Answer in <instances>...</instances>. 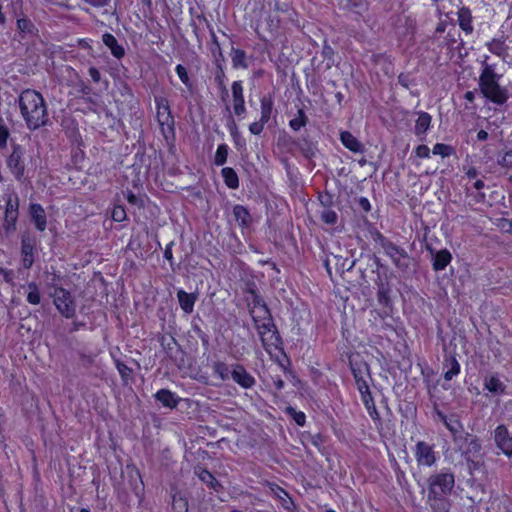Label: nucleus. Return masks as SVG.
<instances>
[{
  "label": "nucleus",
  "mask_w": 512,
  "mask_h": 512,
  "mask_svg": "<svg viewBox=\"0 0 512 512\" xmlns=\"http://www.w3.org/2000/svg\"><path fill=\"white\" fill-rule=\"evenodd\" d=\"M255 328L260 337L264 350L270 359L276 363L284 373L290 372L291 360L283 347V340L272 317L256 320Z\"/></svg>",
  "instance_id": "f257e3e1"
},
{
  "label": "nucleus",
  "mask_w": 512,
  "mask_h": 512,
  "mask_svg": "<svg viewBox=\"0 0 512 512\" xmlns=\"http://www.w3.org/2000/svg\"><path fill=\"white\" fill-rule=\"evenodd\" d=\"M18 106L29 130L34 131L47 124V105L42 94L37 90L24 89L18 96Z\"/></svg>",
  "instance_id": "f03ea898"
},
{
  "label": "nucleus",
  "mask_w": 512,
  "mask_h": 512,
  "mask_svg": "<svg viewBox=\"0 0 512 512\" xmlns=\"http://www.w3.org/2000/svg\"><path fill=\"white\" fill-rule=\"evenodd\" d=\"M501 74L496 72V65L486 60L482 63L478 86L483 97L496 105H503L509 99L508 90L500 85Z\"/></svg>",
  "instance_id": "7ed1b4c3"
},
{
  "label": "nucleus",
  "mask_w": 512,
  "mask_h": 512,
  "mask_svg": "<svg viewBox=\"0 0 512 512\" xmlns=\"http://www.w3.org/2000/svg\"><path fill=\"white\" fill-rule=\"evenodd\" d=\"M155 118L167 146L173 148L176 142V122L168 98L155 96Z\"/></svg>",
  "instance_id": "20e7f679"
},
{
  "label": "nucleus",
  "mask_w": 512,
  "mask_h": 512,
  "mask_svg": "<svg viewBox=\"0 0 512 512\" xmlns=\"http://www.w3.org/2000/svg\"><path fill=\"white\" fill-rule=\"evenodd\" d=\"M454 444L470 468L477 469L483 464L484 454L477 436L466 432L464 435L455 438Z\"/></svg>",
  "instance_id": "39448f33"
},
{
  "label": "nucleus",
  "mask_w": 512,
  "mask_h": 512,
  "mask_svg": "<svg viewBox=\"0 0 512 512\" xmlns=\"http://www.w3.org/2000/svg\"><path fill=\"white\" fill-rule=\"evenodd\" d=\"M345 355L356 387L373 384L370 365L365 361L363 356L354 351L346 352Z\"/></svg>",
  "instance_id": "423d86ee"
},
{
  "label": "nucleus",
  "mask_w": 512,
  "mask_h": 512,
  "mask_svg": "<svg viewBox=\"0 0 512 512\" xmlns=\"http://www.w3.org/2000/svg\"><path fill=\"white\" fill-rule=\"evenodd\" d=\"M5 164L11 175L17 182L23 183L26 180V159L25 149L18 143L11 145V152L5 159Z\"/></svg>",
  "instance_id": "0eeeda50"
},
{
  "label": "nucleus",
  "mask_w": 512,
  "mask_h": 512,
  "mask_svg": "<svg viewBox=\"0 0 512 512\" xmlns=\"http://www.w3.org/2000/svg\"><path fill=\"white\" fill-rule=\"evenodd\" d=\"M427 483L428 494L449 496L455 485V477L448 469H443L440 472L430 475Z\"/></svg>",
  "instance_id": "6e6552de"
},
{
  "label": "nucleus",
  "mask_w": 512,
  "mask_h": 512,
  "mask_svg": "<svg viewBox=\"0 0 512 512\" xmlns=\"http://www.w3.org/2000/svg\"><path fill=\"white\" fill-rule=\"evenodd\" d=\"M4 202L2 228L7 234H9L16 231L17 228L20 213V199L16 193H11L4 197Z\"/></svg>",
  "instance_id": "1a4fd4ad"
},
{
  "label": "nucleus",
  "mask_w": 512,
  "mask_h": 512,
  "mask_svg": "<svg viewBox=\"0 0 512 512\" xmlns=\"http://www.w3.org/2000/svg\"><path fill=\"white\" fill-rule=\"evenodd\" d=\"M377 302L379 306L381 307L379 309L378 316L385 321L387 318H391L393 322L399 321V317L394 318L393 311H394V305L393 301L391 299V288L388 283H380L378 285L377 293Z\"/></svg>",
  "instance_id": "9d476101"
},
{
  "label": "nucleus",
  "mask_w": 512,
  "mask_h": 512,
  "mask_svg": "<svg viewBox=\"0 0 512 512\" xmlns=\"http://www.w3.org/2000/svg\"><path fill=\"white\" fill-rule=\"evenodd\" d=\"M54 305L59 313L67 319L73 318L76 314L75 301L71 293L63 287L55 289Z\"/></svg>",
  "instance_id": "9b49d317"
},
{
  "label": "nucleus",
  "mask_w": 512,
  "mask_h": 512,
  "mask_svg": "<svg viewBox=\"0 0 512 512\" xmlns=\"http://www.w3.org/2000/svg\"><path fill=\"white\" fill-rule=\"evenodd\" d=\"M374 240L382 247L384 253L392 260L395 266H400L401 258H408V254L404 248L393 243L378 230L375 231Z\"/></svg>",
  "instance_id": "f8f14e48"
},
{
  "label": "nucleus",
  "mask_w": 512,
  "mask_h": 512,
  "mask_svg": "<svg viewBox=\"0 0 512 512\" xmlns=\"http://www.w3.org/2000/svg\"><path fill=\"white\" fill-rule=\"evenodd\" d=\"M247 293L250 295V314L254 324L256 323V320L263 321V319L272 317L267 304L255 287L248 288Z\"/></svg>",
  "instance_id": "ddd939ff"
},
{
  "label": "nucleus",
  "mask_w": 512,
  "mask_h": 512,
  "mask_svg": "<svg viewBox=\"0 0 512 512\" xmlns=\"http://www.w3.org/2000/svg\"><path fill=\"white\" fill-rule=\"evenodd\" d=\"M413 453L419 467H432L438 459L434 445L425 441H418Z\"/></svg>",
  "instance_id": "4468645a"
},
{
  "label": "nucleus",
  "mask_w": 512,
  "mask_h": 512,
  "mask_svg": "<svg viewBox=\"0 0 512 512\" xmlns=\"http://www.w3.org/2000/svg\"><path fill=\"white\" fill-rule=\"evenodd\" d=\"M483 389L486 397H501L507 394V385L498 373H490L483 379Z\"/></svg>",
  "instance_id": "2eb2a0df"
},
{
  "label": "nucleus",
  "mask_w": 512,
  "mask_h": 512,
  "mask_svg": "<svg viewBox=\"0 0 512 512\" xmlns=\"http://www.w3.org/2000/svg\"><path fill=\"white\" fill-rule=\"evenodd\" d=\"M231 379L242 389H252L256 385L255 377L241 363L231 365Z\"/></svg>",
  "instance_id": "dca6fc26"
},
{
  "label": "nucleus",
  "mask_w": 512,
  "mask_h": 512,
  "mask_svg": "<svg viewBox=\"0 0 512 512\" xmlns=\"http://www.w3.org/2000/svg\"><path fill=\"white\" fill-rule=\"evenodd\" d=\"M494 441L501 452L508 458L512 457V436L504 424H499L494 430Z\"/></svg>",
  "instance_id": "f3484780"
},
{
  "label": "nucleus",
  "mask_w": 512,
  "mask_h": 512,
  "mask_svg": "<svg viewBox=\"0 0 512 512\" xmlns=\"http://www.w3.org/2000/svg\"><path fill=\"white\" fill-rule=\"evenodd\" d=\"M231 94L234 114L243 117L246 114L243 81L236 80L232 82Z\"/></svg>",
  "instance_id": "a211bd4d"
},
{
  "label": "nucleus",
  "mask_w": 512,
  "mask_h": 512,
  "mask_svg": "<svg viewBox=\"0 0 512 512\" xmlns=\"http://www.w3.org/2000/svg\"><path fill=\"white\" fill-rule=\"evenodd\" d=\"M485 187V182L482 179H476L475 181L466 183L465 192L473 204H484L486 202Z\"/></svg>",
  "instance_id": "6ab92c4d"
},
{
  "label": "nucleus",
  "mask_w": 512,
  "mask_h": 512,
  "mask_svg": "<svg viewBox=\"0 0 512 512\" xmlns=\"http://www.w3.org/2000/svg\"><path fill=\"white\" fill-rule=\"evenodd\" d=\"M194 475L198 477V479L205 483L207 487L214 492H221L223 486L221 483L215 478V476L204 466L198 464L193 468Z\"/></svg>",
  "instance_id": "aec40b11"
},
{
  "label": "nucleus",
  "mask_w": 512,
  "mask_h": 512,
  "mask_svg": "<svg viewBox=\"0 0 512 512\" xmlns=\"http://www.w3.org/2000/svg\"><path fill=\"white\" fill-rule=\"evenodd\" d=\"M28 211L35 229L39 232H44L47 228V216L43 206L39 203H30Z\"/></svg>",
  "instance_id": "412c9836"
},
{
  "label": "nucleus",
  "mask_w": 512,
  "mask_h": 512,
  "mask_svg": "<svg viewBox=\"0 0 512 512\" xmlns=\"http://www.w3.org/2000/svg\"><path fill=\"white\" fill-rule=\"evenodd\" d=\"M292 143L300 151L304 158L311 160L315 157L317 152V143L312 141L308 134L302 135L301 137L295 139Z\"/></svg>",
  "instance_id": "4be33fe9"
},
{
  "label": "nucleus",
  "mask_w": 512,
  "mask_h": 512,
  "mask_svg": "<svg viewBox=\"0 0 512 512\" xmlns=\"http://www.w3.org/2000/svg\"><path fill=\"white\" fill-rule=\"evenodd\" d=\"M102 43L110 50L111 55L117 59L121 60L126 55V49L123 44L119 43L117 38L110 32H105L102 34Z\"/></svg>",
  "instance_id": "5701e85b"
},
{
  "label": "nucleus",
  "mask_w": 512,
  "mask_h": 512,
  "mask_svg": "<svg viewBox=\"0 0 512 512\" xmlns=\"http://www.w3.org/2000/svg\"><path fill=\"white\" fill-rule=\"evenodd\" d=\"M506 39L507 38L504 35H501L499 37H493L490 41H487L485 43V47L494 56H497L502 60H505L506 57L509 55V46L506 44Z\"/></svg>",
  "instance_id": "b1692460"
},
{
  "label": "nucleus",
  "mask_w": 512,
  "mask_h": 512,
  "mask_svg": "<svg viewBox=\"0 0 512 512\" xmlns=\"http://www.w3.org/2000/svg\"><path fill=\"white\" fill-rule=\"evenodd\" d=\"M432 254V268L434 271H443L452 262L453 256L447 248H443L437 251L430 249Z\"/></svg>",
  "instance_id": "393cba45"
},
{
  "label": "nucleus",
  "mask_w": 512,
  "mask_h": 512,
  "mask_svg": "<svg viewBox=\"0 0 512 512\" xmlns=\"http://www.w3.org/2000/svg\"><path fill=\"white\" fill-rule=\"evenodd\" d=\"M456 15L460 29L465 33V35H471L474 31L471 9L468 6H462L458 8Z\"/></svg>",
  "instance_id": "a878e982"
},
{
  "label": "nucleus",
  "mask_w": 512,
  "mask_h": 512,
  "mask_svg": "<svg viewBox=\"0 0 512 512\" xmlns=\"http://www.w3.org/2000/svg\"><path fill=\"white\" fill-rule=\"evenodd\" d=\"M443 378L445 381H451L453 378L457 377L461 372V365L457 360L455 355H446L444 357L443 363Z\"/></svg>",
  "instance_id": "bb28decb"
},
{
  "label": "nucleus",
  "mask_w": 512,
  "mask_h": 512,
  "mask_svg": "<svg viewBox=\"0 0 512 512\" xmlns=\"http://www.w3.org/2000/svg\"><path fill=\"white\" fill-rule=\"evenodd\" d=\"M126 470L129 476V485L131 490L137 496L142 495L144 491V483L140 470L134 464L127 465Z\"/></svg>",
  "instance_id": "cd10ccee"
},
{
  "label": "nucleus",
  "mask_w": 512,
  "mask_h": 512,
  "mask_svg": "<svg viewBox=\"0 0 512 512\" xmlns=\"http://www.w3.org/2000/svg\"><path fill=\"white\" fill-rule=\"evenodd\" d=\"M35 246L29 239L21 241V262L24 269L29 270L35 261Z\"/></svg>",
  "instance_id": "c85d7f7f"
},
{
  "label": "nucleus",
  "mask_w": 512,
  "mask_h": 512,
  "mask_svg": "<svg viewBox=\"0 0 512 512\" xmlns=\"http://www.w3.org/2000/svg\"><path fill=\"white\" fill-rule=\"evenodd\" d=\"M154 396L155 399L159 401L163 407L169 409L176 408L180 402V398L176 395V393L165 388L159 389Z\"/></svg>",
  "instance_id": "c756f323"
},
{
  "label": "nucleus",
  "mask_w": 512,
  "mask_h": 512,
  "mask_svg": "<svg viewBox=\"0 0 512 512\" xmlns=\"http://www.w3.org/2000/svg\"><path fill=\"white\" fill-rule=\"evenodd\" d=\"M177 299L180 308L185 314H191L194 310L195 303L197 301L196 293H188L183 289L177 291Z\"/></svg>",
  "instance_id": "7c9ffc66"
},
{
  "label": "nucleus",
  "mask_w": 512,
  "mask_h": 512,
  "mask_svg": "<svg viewBox=\"0 0 512 512\" xmlns=\"http://www.w3.org/2000/svg\"><path fill=\"white\" fill-rule=\"evenodd\" d=\"M16 26L22 39H25L26 37H33L38 34V28L28 17L24 16L18 18L16 21Z\"/></svg>",
  "instance_id": "2f4dec72"
},
{
  "label": "nucleus",
  "mask_w": 512,
  "mask_h": 512,
  "mask_svg": "<svg viewBox=\"0 0 512 512\" xmlns=\"http://www.w3.org/2000/svg\"><path fill=\"white\" fill-rule=\"evenodd\" d=\"M270 490L273 494V497L279 500L281 506L284 509H292V507L294 506L293 499L290 497L289 493L284 488H282L276 483H271Z\"/></svg>",
  "instance_id": "473e14b6"
},
{
  "label": "nucleus",
  "mask_w": 512,
  "mask_h": 512,
  "mask_svg": "<svg viewBox=\"0 0 512 512\" xmlns=\"http://www.w3.org/2000/svg\"><path fill=\"white\" fill-rule=\"evenodd\" d=\"M340 141L342 145L354 153H363V144L349 131H342L340 133Z\"/></svg>",
  "instance_id": "72a5a7b5"
},
{
  "label": "nucleus",
  "mask_w": 512,
  "mask_h": 512,
  "mask_svg": "<svg viewBox=\"0 0 512 512\" xmlns=\"http://www.w3.org/2000/svg\"><path fill=\"white\" fill-rule=\"evenodd\" d=\"M235 221L242 229H248L252 223V218L249 210L240 204H237L233 207L232 210Z\"/></svg>",
  "instance_id": "f704fd0d"
},
{
  "label": "nucleus",
  "mask_w": 512,
  "mask_h": 512,
  "mask_svg": "<svg viewBox=\"0 0 512 512\" xmlns=\"http://www.w3.org/2000/svg\"><path fill=\"white\" fill-rule=\"evenodd\" d=\"M445 427L450 431L452 435L453 442H455V438L458 436H462L466 433L463 430V425L461 421L455 416L447 417L443 414L440 415Z\"/></svg>",
  "instance_id": "c9c22d12"
},
{
  "label": "nucleus",
  "mask_w": 512,
  "mask_h": 512,
  "mask_svg": "<svg viewBox=\"0 0 512 512\" xmlns=\"http://www.w3.org/2000/svg\"><path fill=\"white\" fill-rule=\"evenodd\" d=\"M432 117L428 112L421 111L415 122L414 133L421 140L431 126Z\"/></svg>",
  "instance_id": "e433bc0d"
},
{
  "label": "nucleus",
  "mask_w": 512,
  "mask_h": 512,
  "mask_svg": "<svg viewBox=\"0 0 512 512\" xmlns=\"http://www.w3.org/2000/svg\"><path fill=\"white\" fill-rule=\"evenodd\" d=\"M369 417L372 419L374 426L376 430L378 431L380 436H384L383 430H384V423L383 419L381 417L380 411L376 407L375 400L368 402L366 404H363Z\"/></svg>",
  "instance_id": "4c0bfd02"
},
{
  "label": "nucleus",
  "mask_w": 512,
  "mask_h": 512,
  "mask_svg": "<svg viewBox=\"0 0 512 512\" xmlns=\"http://www.w3.org/2000/svg\"><path fill=\"white\" fill-rule=\"evenodd\" d=\"M428 502L432 512H450L451 503L446 495L428 494Z\"/></svg>",
  "instance_id": "58836bf2"
},
{
  "label": "nucleus",
  "mask_w": 512,
  "mask_h": 512,
  "mask_svg": "<svg viewBox=\"0 0 512 512\" xmlns=\"http://www.w3.org/2000/svg\"><path fill=\"white\" fill-rule=\"evenodd\" d=\"M213 375L225 382L231 379V366L222 360H215L210 365Z\"/></svg>",
  "instance_id": "ea45409f"
},
{
  "label": "nucleus",
  "mask_w": 512,
  "mask_h": 512,
  "mask_svg": "<svg viewBox=\"0 0 512 512\" xmlns=\"http://www.w3.org/2000/svg\"><path fill=\"white\" fill-rule=\"evenodd\" d=\"M82 2L100 11L103 16L115 14V7L112 4V0H82Z\"/></svg>",
  "instance_id": "a19ab883"
},
{
  "label": "nucleus",
  "mask_w": 512,
  "mask_h": 512,
  "mask_svg": "<svg viewBox=\"0 0 512 512\" xmlns=\"http://www.w3.org/2000/svg\"><path fill=\"white\" fill-rule=\"evenodd\" d=\"M221 176L225 185L232 190H236L240 186L239 177L236 171L231 167H224L221 170Z\"/></svg>",
  "instance_id": "79ce46f5"
},
{
  "label": "nucleus",
  "mask_w": 512,
  "mask_h": 512,
  "mask_svg": "<svg viewBox=\"0 0 512 512\" xmlns=\"http://www.w3.org/2000/svg\"><path fill=\"white\" fill-rule=\"evenodd\" d=\"M274 101L273 98L268 96H263L260 99V119L263 122H269L273 113Z\"/></svg>",
  "instance_id": "37998d69"
},
{
  "label": "nucleus",
  "mask_w": 512,
  "mask_h": 512,
  "mask_svg": "<svg viewBox=\"0 0 512 512\" xmlns=\"http://www.w3.org/2000/svg\"><path fill=\"white\" fill-rule=\"evenodd\" d=\"M230 124L227 126L231 135V138L233 140V143L237 150H246V140L241 136V134L238 131L237 125L235 123V120L231 117Z\"/></svg>",
  "instance_id": "c03bdc74"
},
{
  "label": "nucleus",
  "mask_w": 512,
  "mask_h": 512,
  "mask_svg": "<svg viewBox=\"0 0 512 512\" xmlns=\"http://www.w3.org/2000/svg\"><path fill=\"white\" fill-rule=\"evenodd\" d=\"M172 512H188V499L180 491L172 493Z\"/></svg>",
  "instance_id": "a18cd8bd"
},
{
  "label": "nucleus",
  "mask_w": 512,
  "mask_h": 512,
  "mask_svg": "<svg viewBox=\"0 0 512 512\" xmlns=\"http://www.w3.org/2000/svg\"><path fill=\"white\" fill-rule=\"evenodd\" d=\"M231 60H232V66L235 69H238V68L246 69V68H248L246 52L244 50L240 49V48H232Z\"/></svg>",
  "instance_id": "49530a36"
},
{
  "label": "nucleus",
  "mask_w": 512,
  "mask_h": 512,
  "mask_svg": "<svg viewBox=\"0 0 512 512\" xmlns=\"http://www.w3.org/2000/svg\"><path fill=\"white\" fill-rule=\"evenodd\" d=\"M309 119L303 108L297 110V114L289 121V127L292 131L298 132L308 123Z\"/></svg>",
  "instance_id": "de8ad7c7"
},
{
  "label": "nucleus",
  "mask_w": 512,
  "mask_h": 512,
  "mask_svg": "<svg viewBox=\"0 0 512 512\" xmlns=\"http://www.w3.org/2000/svg\"><path fill=\"white\" fill-rule=\"evenodd\" d=\"M215 83L217 84L218 90L220 92V97L224 101L228 97V89L226 87V75L221 66H219V70L215 74Z\"/></svg>",
  "instance_id": "09e8293b"
},
{
  "label": "nucleus",
  "mask_w": 512,
  "mask_h": 512,
  "mask_svg": "<svg viewBox=\"0 0 512 512\" xmlns=\"http://www.w3.org/2000/svg\"><path fill=\"white\" fill-rule=\"evenodd\" d=\"M229 153V146L226 143H221L217 146L213 163L216 166H223L227 162Z\"/></svg>",
  "instance_id": "8fccbe9b"
},
{
  "label": "nucleus",
  "mask_w": 512,
  "mask_h": 512,
  "mask_svg": "<svg viewBox=\"0 0 512 512\" xmlns=\"http://www.w3.org/2000/svg\"><path fill=\"white\" fill-rule=\"evenodd\" d=\"M29 292L26 296V301L31 305H38L41 302V294L39 287L36 282L32 281L28 283Z\"/></svg>",
  "instance_id": "3c124183"
},
{
  "label": "nucleus",
  "mask_w": 512,
  "mask_h": 512,
  "mask_svg": "<svg viewBox=\"0 0 512 512\" xmlns=\"http://www.w3.org/2000/svg\"><path fill=\"white\" fill-rule=\"evenodd\" d=\"M175 72H176L177 76L179 77L180 81L183 83V85L188 90L191 91L193 89V82L189 76V73H188V70L186 69V67L183 66L182 64H177L175 67Z\"/></svg>",
  "instance_id": "603ef678"
},
{
  "label": "nucleus",
  "mask_w": 512,
  "mask_h": 512,
  "mask_svg": "<svg viewBox=\"0 0 512 512\" xmlns=\"http://www.w3.org/2000/svg\"><path fill=\"white\" fill-rule=\"evenodd\" d=\"M432 153L434 155H439L442 158H446V157H450L451 155H453L455 153V149L451 145H448V144L436 143L433 146Z\"/></svg>",
  "instance_id": "864d4df0"
},
{
  "label": "nucleus",
  "mask_w": 512,
  "mask_h": 512,
  "mask_svg": "<svg viewBox=\"0 0 512 512\" xmlns=\"http://www.w3.org/2000/svg\"><path fill=\"white\" fill-rule=\"evenodd\" d=\"M265 23L267 26V30L271 34H276L279 31L281 25L280 16L277 14H269L265 18Z\"/></svg>",
  "instance_id": "5fc2aeb1"
},
{
  "label": "nucleus",
  "mask_w": 512,
  "mask_h": 512,
  "mask_svg": "<svg viewBox=\"0 0 512 512\" xmlns=\"http://www.w3.org/2000/svg\"><path fill=\"white\" fill-rule=\"evenodd\" d=\"M111 217L115 222L125 221L127 218V214L124 205L114 204L111 211Z\"/></svg>",
  "instance_id": "6e6d98bb"
},
{
  "label": "nucleus",
  "mask_w": 512,
  "mask_h": 512,
  "mask_svg": "<svg viewBox=\"0 0 512 512\" xmlns=\"http://www.w3.org/2000/svg\"><path fill=\"white\" fill-rule=\"evenodd\" d=\"M115 367L120 374L122 380L127 381L131 378L133 374L132 368L128 367L125 363L120 361L119 359L115 360Z\"/></svg>",
  "instance_id": "4d7b16f0"
},
{
  "label": "nucleus",
  "mask_w": 512,
  "mask_h": 512,
  "mask_svg": "<svg viewBox=\"0 0 512 512\" xmlns=\"http://www.w3.org/2000/svg\"><path fill=\"white\" fill-rule=\"evenodd\" d=\"M286 412L293 418L298 426L303 427L306 424V415L302 411H297L295 408L289 406Z\"/></svg>",
  "instance_id": "13d9d810"
},
{
  "label": "nucleus",
  "mask_w": 512,
  "mask_h": 512,
  "mask_svg": "<svg viewBox=\"0 0 512 512\" xmlns=\"http://www.w3.org/2000/svg\"><path fill=\"white\" fill-rule=\"evenodd\" d=\"M360 394V398L363 404H366L368 402H371L374 400V397L371 392V384H367L364 386L356 387Z\"/></svg>",
  "instance_id": "bf43d9fd"
},
{
  "label": "nucleus",
  "mask_w": 512,
  "mask_h": 512,
  "mask_svg": "<svg viewBox=\"0 0 512 512\" xmlns=\"http://www.w3.org/2000/svg\"><path fill=\"white\" fill-rule=\"evenodd\" d=\"M498 164L503 168L512 169V149L499 154Z\"/></svg>",
  "instance_id": "052dcab7"
},
{
  "label": "nucleus",
  "mask_w": 512,
  "mask_h": 512,
  "mask_svg": "<svg viewBox=\"0 0 512 512\" xmlns=\"http://www.w3.org/2000/svg\"><path fill=\"white\" fill-rule=\"evenodd\" d=\"M321 220L328 225H334L337 223L338 215L332 209H326L321 213Z\"/></svg>",
  "instance_id": "680f3d73"
},
{
  "label": "nucleus",
  "mask_w": 512,
  "mask_h": 512,
  "mask_svg": "<svg viewBox=\"0 0 512 512\" xmlns=\"http://www.w3.org/2000/svg\"><path fill=\"white\" fill-rule=\"evenodd\" d=\"M266 124H267V122H263L261 119H259L258 121L252 122L249 125V132L252 135H260L263 132Z\"/></svg>",
  "instance_id": "e2e57ef3"
},
{
  "label": "nucleus",
  "mask_w": 512,
  "mask_h": 512,
  "mask_svg": "<svg viewBox=\"0 0 512 512\" xmlns=\"http://www.w3.org/2000/svg\"><path fill=\"white\" fill-rule=\"evenodd\" d=\"M398 83L405 89H409L414 84V79L411 78L409 73H400L398 75Z\"/></svg>",
  "instance_id": "0e129e2a"
},
{
  "label": "nucleus",
  "mask_w": 512,
  "mask_h": 512,
  "mask_svg": "<svg viewBox=\"0 0 512 512\" xmlns=\"http://www.w3.org/2000/svg\"><path fill=\"white\" fill-rule=\"evenodd\" d=\"M371 60L375 64H379L382 61H384V62H388L390 65H392L391 55H388L387 53H374L371 56Z\"/></svg>",
  "instance_id": "69168bd1"
},
{
  "label": "nucleus",
  "mask_w": 512,
  "mask_h": 512,
  "mask_svg": "<svg viewBox=\"0 0 512 512\" xmlns=\"http://www.w3.org/2000/svg\"><path fill=\"white\" fill-rule=\"evenodd\" d=\"M414 153H415L416 157L421 158V159H426V158L430 157V149L427 145H424V144L418 145L415 148Z\"/></svg>",
  "instance_id": "338daca9"
},
{
  "label": "nucleus",
  "mask_w": 512,
  "mask_h": 512,
  "mask_svg": "<svg viewBox=\"0 0 512 512\" xmlns=\"http://www.w3.org/2000/svg\"><path fill=\"white\" fill-rule=\"evenodd\" d=\"M310 442L314 447L320 450L325 443V436L321 433H316L311 436Z\"/></svg>",
  "instance_id": "774afa93"
}]
</instances>
